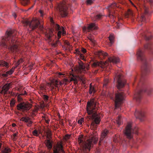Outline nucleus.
<instances>
[{
    "label": "nucleus",
    "mask_w": 153,
    "mask_h": 153,
    "mask_svg": "<svg viewBox=\"0 0 153 153\" xmlns=\"http://www.w3.org/2000/svg\"><path fill=\"white\" fill-rule=\"evenodd\" d=\"M152 46L150 43L148 42L144 45V47L145 49H150L151 48Z\"/></svg>",
    "instance_id": "37"
},
{
    "label": "nucleus",
    "mask_w": 153,
    "mask_h": 153,
    "mask_svg": "<svg viewBox=\"0 0 153 153\" xmlns=\"http://www.w3.org/2000/svg\"><path fill=\"white\" fill-rule=\"evenodd\" d=\"M147 1L150 5L151 7H153V0H147Z\"/></svg>",
    "instance_id": "46"
},
{
    "label": "nucleus",
    "mask_w": 153,
    "mask_h": 153,
    "mask_svg": "<svg viewBox=\"0 0 153 153\" xmlns=\"http://www.w3.org/2000/svg\"><path fill=\"white\" fill-rule=\"evenodd\" d=\"M12 126L13 127H14L16 126V125L15 123H13L12 124Z\"/></svg>",
    "instance_id": "62"
},
{
    "label": "nucleus",
    "mask_w": 153,
    "mask_h": 153,
    "mask_svg": "<svg viewBox=\"0 0 153 153\" xmlns=\"http://www.w3.org/2000/svg\"><path fill=\"white\" fill-rule=\"evenodd\" d=\"M98 55L99 56H102L103 57H105L107 56L108 54L106 52L102 51H99L98 52Z\"/></svg>",
    "instance_id": "32"
},
{
    "label": "nucleus",
    "mask_w": 153,
    "mask_h": 153,
    "mask_svg": "<svg viewBox=\"0 0 153 153\" xmlns=\"http://www.w3.org/2000/svg\"><path fill=\"white\" fill-rule=\"evenodd\" d=\"M21 94L19 95L17 97L18 100L19 101H21L22 100V98L21 97Z\"/></svg>",
    "instance_id": "55"
},
{
    "label": "nucleus",
    "mask_w": 153,
    "mask_h": 153,
    "mask_svg": "<svg viewBox=\"0 0 153 153\" xmlns=\"http://www.w3.org/2000/svg\"><path fill=\"white\" fill-rule=\"evenodd\" d=\"M125 97V95L123 92H118L116 94L115 100V109L120 107L121 104L124 100Z\"/></svg>",
    "instance_id": "11"
},
{
    "label": "nucleus",
    "mask_w": 153,
    "mask_h": 153,
    "mask_svg": "<svg viewBox=\"0 0 153 153\" xmlns=\"http://www.w3.org/2000/svg\"><path fill=\"white\" fill-rule=\"evenodd\" d=\"M82 52L83 53H85L86 52V49L84 48H82L81 49Z\"/></svg>",
    "instance_id": "57"
},
{
    "label": "nucleus",
    "mask_w": 153,
    "mask_h": 153,
    "mask_svg": "<svg viewBox=\"0 0 153 153\" xmlns=\"http://www.w3.org/2000/svg\"><path fill=\"white\" fill-rule=\"evenodd\" d=\"M71 75L72 76V77L71 78V81H74V83L75 84L77 83V79L78 78V77L76 76L75 75L72 73L71 74Z\"/></svg>",
    "instance_id": "25"
},
{
    "label": "nucleus",
    "mask_w": 153,
    "mask_h": 153,
    "mask_svg": "<svg viewBox=\"0 0 153 153\" xmlns=\"http://www.w3.org/2000/svg\"><path fill=\"white\" fill-rule=\"evenodd\" d=\"M102 15L100 14L97 15L95 16V20L100 19Z\"/></svg>",
    "instance_id": "51"
},
{
    "label": "nucleus",
    "mask_w": 153,
    "mask_h": 153,
    "mask_svg": "<svg viewBox=\"0 0 153 153\" xmlns=\"http://www.w3.org/2000/svg\"><path fill=\"white\" fill-rule=\"evenodd\" d=\"M68 8L67 3L65 1H64L57 4V10L59 11V13L62 17H65L67 15Z\"/></svg>",
    "instance_id": "9"
},
{
    "label": "nucleus",
    "mask_w": 153,
    "mask_h": 153,
    "mask_svg": "<svg viewBox=\"0 0 153 153\" xmlns=\"http://www.w3.org/2000/svg\"><path fill=\"white\" fill-rule=\"evenodd\" d=\"M66 44L69 47L70 46V43L68 42H66Z\"/></svg>",
    "instance_id": "59"
},
{
    "label": "nucleus",
    "mask_w": 153,
    "mask_h": 153,
    "mask_svg": "<svg viewBox=\"0 0 153 153\" xmlns=\"http://www.w3.org/2000/svg\"><path fill=\"white\" fill-rule=\"evenodd\" d=\"M116 123L119 126L122 123V118L121 116L119 115L116 120Z\"/></svg>",
    "instance_id": "30"
},
{
    "label": "nucleus",
    "mask_w": 153,
    "mask_h": 153,
    "mask_svg": "<svg viewBox=\"0 0 153 153\" xmlns=\"http://www.w3.org/2000/svg\"><path fill=\"white\" fill-rule=\"evenodd\" d=\"M115 7H119V5L116 3L111 4L109 8V13L108 16L111 19H114L116 17L115 13L114 11L111 10L112 9H114Z\"/></svg>",
    "instance_id": "13"
},
{
    "label": "nucleus",
    "mask_w": 153,
    "mask_h": 153,
    "mask_svg": "<svg viewBox=\"0 0 153 153\" xmlns=\"http://www.w3.org/2000/svg\"><path fill=\"white\" fill-rule=\"evenodd\" d=\"M15 104V102L14 100H12L10 101V105L11 107H13Z\"/></svg>",
    "instance_id": "54"
},
{
    "label": "nucleus",
    "mask_w": 153,
    "mask_h": 153,
    "mask_svg": "<svg viewBox=\"0 0 153 153\" xmlns=\"http://www.w3.org/2000/svg\"><path fill=\"white\" fill-rule=\"evenodd\" d=\"M97 26L95 23H91L88 25L87 27L85 26L83 27L82 29L84 31L87 30L88 32H91L97 30Z\"/></svg>",
    "instance_id": "14"
},
{
    "label": "nucleus",
    "mask_w": 153,
    "mask_h": 153,
    "mask_svg": "<svg viewBox=\"0 0 153 153\" xmlns=\"http://www.w3.org/2000/svg\"><path fill=\"white\" fill-rule=\"evenodd\" d=\"M46 137L47 139H51V131L48 130L46 132Z\"/></svg>",
    "instance_id": "34"
},
{
    "label": "nucleus",
    "mask_w": 153,
    "mask_h": 153,
    "mask_svg": "<svg viewBox=\"0 0 153 153\" xmlns=\"http://www.w3.org/2000/svg\"><path fill=\"white\" fill-rule=\"evenodd\" d=\"M33 122L32 121H30V120H29L28 121V122H27V125L28 126H31L32 123Z\"/></svg>",
    "instance_id": "50"
},
{
    "label": "nucleus",
    "mask_w": 153,
    "mask_h": 153,
    "mask_svg": "<svg viewBox=\"0 0 153 153\" xmlns=\"http://www.w3.org/2000/svg\"><path fill=\"white\" fill-rule=\"evenodd\" d=\"M53 30L52 29H49L48 32H46L45 33V35L48 39L51 41V38L53 35Z\"/></svg>",
    "instance_id": "21"
},
{
    "label": "nucleus",
    "mask_w": 153,
    "mask_h": 153,
    "mask_svg": "<svg viewBox=\"0 0 153 153\" xmlns=\"http://www.w3.org/2000/svg\"><path fill=\"white\" fill-rule=\"evenodd\" d=\"M50 21L51 25L52 27L55 29L57 31H58L57 33L58 39H59L61 37L62 34L63 35H64L66 34V32L65 31L64 27L62 26H60L58 24H56L54 22L53 19L51 18Z\"/></svg>",
    "instance_id": "7"
},
{
    "label": "nucleus",
    "mask_w": 153,
    "mask_h": 153,
    "mask_svg": "<svg viewBox=\"0 0 153 153\" xmlns=\"http://www.w3.org/2000/svg\"><path fill=\"white\" fill-rule=\"evenodd\" d=\"M43 98L44 100L45 101H47L48 100L49 97L47 95L43 94Z\"/></svg>",
    "instance_id": "47"
},
{
    "label": "nucleus",
    "mask_w": 153,
    "mask_h": 153,
    "mask_svg": "<svg viewBox=\"0 0 153 153\" xmlns=\"http://www.w3.org/2000/svg\"><path fill=\"white\" fill-rule=\"evenodd\" d=\"M114 79L117 81V86L118 89L123 87L126 84V81L123 78L122 74L119 72H117L115 75Z\"/></svg>",
    "instance_id": "10"
},
{
    "label": "nucleus",
    "mask_w": 153,
    "mask_h": 153,
    "mask_svg": "<svg viewBox=\"0 0 153 153\" xmlns=\"http://www.w3.org/2000/svg\"><path fill=\"white\" fill-rule=\"evenodd\" d=\"M22 5L24 6L27 5L29 2V0H20Z\"/></svg>",
    "instance_id": "35"
},
{
    "label": "nucleus",
    "mask_w": 153,
    "mask_h": 153,
    "mask_svg": "<svg viewBox=\"0 0 153 153\" xmlns=\"http://www.w3.org/2000/svg\"><path fill=\"white\" fill-rule=\"evenodd\" d=\"M39 12L41 14V16H42L43 15V12L42 10H40L39 11Z\"/></svg>",
    "instance_id": "60"
},
{
    "label": "nucleus",
    "mask_w": 153,
    "mask_h": 153,
    "mask_svg": "<svg viewBox=\"0 0 153 153\" xmlns=\"http://www.w3.org/2000/svg\"><path fill=\"white\" fill-rule=\"evenodd\" d=\"M30 120V118L28 117H23L20 119V120L24 122L25 123H27Z\"/></svg>",
    "instance_id": "33"
},
{
    "label": "nucleus",
    "mask_w": 153,
    "mask_h": 153,
    "mask_svg": "<svg viewBox=\"0 0 153 153\" xmlns=\"http://www.w3.org/2000/svg\"><path fill=\"white\" fill-rule=\"evenodd\" d=\"M45 143L48 149L50 150L52 148V141L51 139H47L45 140Z\"/></svg>",
    "instance_id": "22"
},
{
    "label": "nucleus",
    "mask_w": 153,
    "mask_h": 153,
    "mask_svg": "<svg viewBox=\"0 0 153 153\" xmlns=\"http://www.w3.org/2000/svg\"><path fill=\"white\" fill-rule=\"evenodd\" d=\"M32 134L34 136H37L39 135V132L37 130L35 129L32 132Z\"/></svg>",
    "instance_id": "43"
},
{
    "label": "nucleus",
    "mask_w": 153,
    "mask_h": 153,
    "mask_svg": "<svg viewBox=\"0 0 153 153\" xmlns=\"http://www.w3.org/2000/svg\"><path fill=\"white\" fill-rule=\"evenodd\" d=\"M51 83L55 87L57 88V91L59 90L58 85H59V82L57 80H53L51 81Z\"/></svg>",
    "instance_id": "29"
},
{
    "label": "nucleus",
    "mask_w": 153,
    "mask_h": 153,
    "mask_svg": "<svg viewBox=\"0 0 153 153\" xmlns=\"http://www.w3.org/2000/svg\"><path fill=\"white\" fill-rule=\"evenodd\" d=\"M76 52L77 54H79L80 55V58L82 60H84V56L83 55V54H81L80 52V51L78 49H76Z\"/></svg>",
    "instance_id": "36"
},
{
    "label": "nucleus",
    "mask_w": 153,
    "mask_h": 153,
    "mask_svg": "<svg viewBox=\"0 0 153 153\" xmlns=\"http://www.w3.org/2000/svg\"><path fill=\"white\" fill-rule=\"evenodd\" d=\"M94 88L92 87V85H91V83L90 84L89 86V93L90 94H91L93 91H94Z\"/></svg>",
    "instance_id": "40"
},
{
    "label": "nucleus",
    "mask_w": 153,
    "mask_h": 153,
    "mask_svg": "<svg viewBox=\"0 0 153 153\" xmlns=\"http://www.w3.org/2000/svg\"><path fill=\"white\" fill-rule=\"evenodd\" d=\"M40 89L41 91H43L46 89V88L44 86H41L40 87Z\"/></svg>",
    "instance_id": "56"
},
{
    "label": "nucleus",
    "mask_w": 153,
    "mask_h": 153,
    "mask_svg": "<svg viewBox=\"0 0 153 153\" xmlns=\"http://www.w3.org/2000/svg\"><path fill=\"white\" fill-rule=\"evenodd\" d=\"M54 153H64L65 152L63 149L62 143L59 142L57 143L56 147L53 150Z\"/></svg>",
    "instance_id": "16"
},
{
    "label": "nucleus",
    "mask_w": 153,
    "mask_h": 153,
    "mask_svg": "<svg viewBox=\"0 0 153 153\" xmlns=\"http://www.w3.org/2000/svg\"><path fill=\"white\" fill-rule=\"evenodd\" d=\"M137 128L136 127L134 129L132 126L131 123L128 122L125 128L124 133L126 138L130 140L133 138L134 133H137Z\"/></svg>",
    "instance_id": "6"
},
{
    "label": "nucleus",
    "mask_w": 153,
    "mask_h": 153,
    "mask_svg": "<svg viewBox=\"0 0 153 153\" xmlns=\"http://www.w3.org/2000/svg\"><path fill=\"white\" fill-rule=\"evenodd\" d=\"M120 62V59L118 57L115 56L109 57L108 60L105 62V65H106L108 62H112L114 63H117Z\"/></svg>",
    "instance_id": "19"
},
{
    "label": "nucleus",
    "mask_w": 153,
    "mask_h": 153,
    "mask_svg": "<svg viewBox=\"0 0 153 153\" xmlns=\"http://www.w3.org/2000/svg\"><path fill=\"white\" fill-rule=\"evenodd\" d=\"M89 40L93 43V44L94 45L95 44L96 41L94 40L92 37L91 36V37H90Z\"/></svg>",
    "instance_id": "48"
},
{
    "label": "nucleus",
    "mask_w": 153,
    "mask_h": 153,
    "mask_svg": "<svg viewBox=\"0 0 153 153\" xmlns=\"http://www.w3.org/2000/svg\"><path fill=\"white\" fill-rule=\"evenodd\" d=\"M26 93H27L25 91H24V94H23V93L21 94V95H24L25 94H26Z\"/></svg>",
    "instance_id": "64"
},
{
    "label": "nucleus",
    "mask_w": 153,
    "mask_h": 153,
    "mask_svg": "<svg viewBox=\"0 0 153 153\" xmlns=\"http://www.w3.org/2000/svg\"><path fill=\"white\" fill-rule=\"evenodd\" d=\"M11 85L10 83H7L5 84L2 87V90L0 91V93L5 95L7 94V92L10 88V86Z\"/></svg>",
    "instance_id": "20"
},
{
    "label": "nucleus",
    "mask_w": 153,
    "mask_h": 153,
    "mask_svg": "<svg viewBox=\"0 0 153 153\" xmlns=\"http://www.w3.org/2000/svg\"><path fill=\"white\" fill-rule=\"evenodd\" d=\"M70 137V136L68 135H66L64 137V140L66 141Z\"/></svg>",
    "instance_id": "53"
},
{
    "label": "nucleus",
    "mask_w": 153,
    "mask_h": 153,
    "mask_svg": "<svg viewBox=\"0 0 153 153\" xmlns=\"http://www.w3.org/2000/svg\"><path fill=\"white\" fill-rule=\"evenodd\" d=\"M109 82L108 80L106 78L104 80V84L103 85V88H107V85Z\"/></svg>",
    "instance_id": "38"
},
{
    "label": "nucleus",
    "mask_w": 153,
    "mask_h": 153,
    "mask_svg": "<svg viewBox=\"0 0 153 153\" xmlns=\"http://www.w3.org/2000/svg\"><path fill=\"white\" fill-rule=\"evenodd\" d=\"M8 74L7 72H6L5 73H4L2 74V76L3 77L6 78L8 76Z\"/></svg>",
    "instance_id": "52"
},
{
    "label": "nucleus",
    "mask_w": 153,
    "mask_h": 153,
    "mask_svg": "<svg viewBox=\"0 0 153 153\" xmlns=\"http://www.w3.org/2000/svg\"><path fill=\"white\" fill-rule=\"evenodd\" d=\"M137 60L140 61L142 64V68L143 70V75L140 79L139 78V83H138L139 89L134 94V99L137 102H139L142 98V92H146L148 95L151 96L153 94V88L142 86L144 83V79L143 76L149 72L150 66L144 54L143 50L140 49L138 50L137 53Z\"/></svg>",
    "instance_id": "1"
},
{
    "label": "nucleus",
    "mask_w": 153,
    "mask_h": 153,
    "mask_svg": "<svg viewBox=\"0 0 153 153\" xmlns=\"http://www.w3.org/2000/svg\"><path fill=\"white\" fill-rule=\"evenodd\" d=\"M5 67L7 68L8 67V64L4 61H0V67Z\"/></svg>",
    "instance_id": "28"
},
{
    "label": "nucleus",
    "mask_w": 153,
    "mask_h": 153,
    "mask_svg": "<svg viewBox=\"0 0 153 153\" xmlns=\"http://www.w3.org/2000/svg\"><path fill=\"white\" fill-rule=\"evenodd\" d=\"M93 0H87L86 1V4L88 5H91L93 3Z\"/></svg>",
    "instance_id": "45"
},
{
    "label": "nucleus",
    "mask_w": 153,
    "mask_h": 153,
    "mask_svg": "<svg viewBox=\"0 0 153 153\" xmlns=\"http://www.w3.org/2000/svg\"><path fill=\"white\" fill-rule=\"evenodd\" d=\"M11 152L10 148L7 147L4 148V149L1 151V152L0 153H9Z\"/></svg>",
    "instance_id": "31"
},
{
    "label": "nucleus",
    "mask_w": 153,
    "mask_h": 153,
    "mask_svg": "<svg viewBox=\"0 0 153 153\" xmlns=\"http://www.w3.org/2000/svg\"><path fill=\"white\" fill-rule=\"evenodd\" d=\"M83 122L84 119L83 118H82L80 120H78L77 123L78 124L81 125L82 124V123Z\"/></svg>",
    "instance_id": "49"
},
{
    "label": "nucleus",
    "mask_w": 153,
    "mask_h": 153,
    "mask_svg": "<svg viewBox=\"0 0 153 153\" xmlns=\"http://www.w3.org/2000/svg\"><path fill=\"white\" fill-rule=\"evenodd\" d=\"M15 68H12L10 70L7 72L8 75L11 74L14 72Z\"/></svg>",
    "instance_id": "42"
},
{
    "label": "nucleus",
    "mask_w": 153,
    "mask_h": 153,
    "mask_svg": "<svg viewBox=\"0 0 153 153\" xmlns=\"http://www.w3.org/2000/svg\"><path fill=\"white\" fill-rule=\"evenodd\" d=\"M13 16L14 17V18L15 19L16 17V14L15 13H13Z\"/></svg>",
    "instance_id": "61"
},
{
    "label": "nucleus",
    "mask_w": 153,
    "mask_h": 153,
    "mask_svg": "<svg viewBox=\"0 0 153 153\" xmlns=\"http://www.w3.org/2000/svg\"><path fill=\"white\" fill-rule=\"evenodd\" d=\"M109 131H108L106 129H104L102 132L101 135V137L100 140L99 142V144L100 145L101 143H106L105 140H104L108 136Z\"/></svg>",
    "instance_id": "15"
},
{
    "label": "nucleus",
    "mask_w": 153,
    "mask_h": 153,
    "mask_svg": "<svg viewBox=\"0 0 153 153\" xmlns=\"http://www.w3.org/2000/svg\"><path fill=\"white\" fill-rule=\"evenodd\" d=\"M97 101L94 99H92L90 101L88 102L87 105V111L88 115L90 116V118L92 120L91 125V129L96 130L100 121V117L97 113L96 110Z\"/></svg>",
    "instance_id": "3"
},
{
    "label": "nucleus",
    "mask_w": 153,
    "mask_h": 153,
    "mask_svg": "<svg viewBox=\"0 0 153 153\" xmlns=\"http://www.w3.org/2000/svg\"><path fill=\"white\" fill-rule=\"evenodd\" d=\"M102 62L97 61L94 62L92 64V66L93 67H96L97 66L102 67Z\"/></svg>",
    "instance_id": "26"
},
{
    "label": "nucleus",
    "mask_w": 153,
    "mask_h": 153,
    "mask_svg": "<svg viewBox=\"0 0 153 153\" xmlns=\"http://www.w3.org/2000/svg\"><path fill=\"white\" fill-rule=\"evenodd\" d=\"M142 36L147 41L150 40L152 37L151 33L147 32H145L142 35Z\"/></svg>",
    "instance_id": "23"
},
{
    "label": "nucleus",
    "mask_w": 153,
    "mask_h": 153,
    "mask_svg": "<svg viewBox=\"0 0 153 153\" xmlns=\"http://www.w3.org/2000/svg\"><path fill=\"white\" fill-rule=\"evenodd\" d=\"M59 42V41L58 40L52 43H51V46L53 47H55L56 46L57 44Z\"/></svg>",
    "instance_id": "44"
},
{
    "label": "nucleus",
    "mask_w": 153,
    "mask_h": 153,
    "mask_svg": "<svg viewBox=\"0 0 153 153\" xmlns=\"http://www.w3.org/2000/svg\"><path fill=\"white\" fill-rule=\"evenodd\" d=\"M78 62L79 65L80 70L81 71H83L84 73H85L86 72L85 69L87 70L89 69L90 68L89 65L86 64L85 65H84L83 63L80 60Z\"/></svg>",
    "instance_id": "18"
},
{
    "label": "nucleus",
    "mask_w": 153,
    "mask_h": 153,
    "mask_svg": "<svg viewBox=\"0 0 153 153\" xmlns=\"http://www.w3.org/2000/svg\"><path fill=\"white\" fill-rule=\"evenodd\" d=\"M16 135H17V134H16V133H15L13 134V137L14 138H15V137L16 136Z\"/></svg>",
    "instance_id": "63"
},
{
    "label": "nucleus",
    "mask_w": 153,
    "mask_h": 153,
    "mask_svg": "<svg viewBox=\"0 0 153 153\" xmlns=\"http://www.w3.org/2000/svg\"><path fill=\"white\" fill-rule=\"evenodd\" d=\"M31 105L24 102H20L17 105L18 110L25 111L29 110L31 107Z\"/></svg>",
    "instance_id": "12"
},
{
    "label": "nucleus",
    "mask_w": 153,
    "mask_h": 153,
    "mask_svg": "<svg viewBox=\"0 0 153 153\" xmlns=\"http://www.w3.org/2000/svg\"><path fill=\"white\" fill-rule=\"evenodd\" d=\"M135 116L137 118L139 119L140 121L143 120V118L145 117V113L142 110L136 111L134 114Z\"/></svg>",
    "instance_id": "17"
},
{
    "label": "nucleus",
    "mask_w": 153,
    "mask_h": 153,
    "mask_svg": "<svg viewBox=\"0 0 153 153\" xmlns=\"http://www.w3.org/2000/svg\"><path fill=\"white\" fill-rule=\"evenodd\" d=\"M110 43L111 45L114 42V36L112 35H110L108 37Z\"/></svg>",
    "instance_id": "39"
},
{
    "label": "nucleus",
    "mask_w": 153,
    "mask_h": 153,
    "mask_svg": "<svg viewBox=\"0 0 153 153\" xmlns=\"http://www.w3.org/2000/svg\"><path fill=\"white\" fill-rule=\"evenodd\" d=\"M49 86L51 88V91L53 92H55V93L57 92L58 91H57V88L56 87H54V86L51 83H48Z\"/></svg>",
    "instance_id": "24"
},
{
    "label": "nucleus",
    "mask_w": 153,
    "mask_h": 153,
    "mask_svg": "<svg viewBox=\"0 0 153 153\" xmlns=\"http://www.w3.org/2000/svg\"><path fill=\"white\" fill-rule=\"evenodd\" d=\"M16 32L14 30L7 31L4 36L0 41V45L8 49L13 53L18 52L19 49L16 45V40L14 37Z\"/></svg>",
    "instance_id": "2"
},
{
    "label": "nucleus",
    "mask_w": 153,
    "mask_h": 153,
    "mask_svg": "<svg viewBox=\"0 0 153 153\" xmlns=\"http://www.w3.org/2000/svg\"><path fill=\"white\" fill-rule=\"evenodd\" d=\"M142 6L143 8H141V9L142 11H143V13L141 14L140 16L138 17L137 19L140 25H141L143 22H145L146 16L148 13L149 8L146 4H143Z\"/></svg>",
    "instance_id": "8"
},
{
    "label": "nucleus",
    "mask_w": 153,
    "mask_h": 153,
    "mask_svg": "<svg viewBox=\"0 0 153 153\" xmlns=\"http://www.w3.org/2000/svg\"><path fill=\"white\" fill-rule=\"evenodd\" d=\"M133 13L132 10L128 9L126 13V17H130L133 16Z\"/></svg>",
    "instance_id": "27"
},
{
    "label": "nucleus",
    "mask_w": 153,
    "mask_h": 153,
    "mask_svg": "<svg viewBox=\"0 0 153 153\" xmlns=\"http://www.w3.org/2000/svg\"><path fill=\"white\" fill-rule=\"evenodd\" d=\"M25 26H29L32 30L38 28L40 30L44 32L43 27L40 24L39 21L37 19H33L30 21L27 19H25L22 21Z\"/></svg>",
    "instance_id": "5"
},
{
    "label": "nucleus",
    "mask_w": 153,
    "mask_h": 153,
    "mask_svg": "<svg viewBox=\"0 0 153 153\" xmlns=\"http://www.w3.org/2000/svg\"><path fill=\"white\" fill-rule=\"evenodd\" d=\"M96 132L94 131L93 133L94 135H92L89 137L88 139L86 140L85 137L81 135L78 138V142L80 145H82L83 148V152L85 153H88L90 150L92 145L94 143H96L97 142L98 139L95 134Z\"/></svg>",
    "instance_id": "4"
},
{
    "label": "nucleus",
    "mask_w": 153,
    "mask_h": 153,
    "mask_svg": "<svg viewBox=\"0 0 153 153\" xmlns=\"http://www.w3.org/2000/svg\"><path fill=\"white\" fill-rule=\"evenodd\" d=\"M64 75V74H62V73H60V72H59L57 74V75L59 76H61L63 75Z\"/></svg>",
    "instance_id": "58"
},
{
    "label": "nucleus",
    "mask_w": 153,
    "mask_h": 153,
    "mask_svg": "<svg viewBox=\"0 0 153 153\" xmlns=\"http://www.w3.org/2000/svg\"><path fill=\"white\" fill-rule=\"evenodd\" d=\"M69 82V80L66 79H64L63 82H59V85H62L64 84L65 83V84H67V83Z\"/></svg>",
    "instance_id": "41"
}]
</instances>
